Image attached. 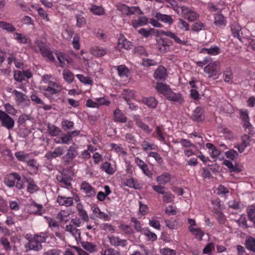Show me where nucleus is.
Listing matches in <instances>:
<instances>
[{
  "label": "nucleus",
  "mask_w": 255,
  "mask_h": 255,
  "mask_svg": "<svg viewBox=\"0 0 255 255\" xmlns=\"http://www.w3.org/2000/svg\"><path fill=\"white\" fill-rule=\"evenodd\" d=\"M47 237L44 233L34 234L32 238L28 239V242L25 245V248L28 250L38 252L42 249V243L45 242Z\"/></svg>",
  "instance_id": "f257e3e1"
},
{
  "label": "nucleus",
  "mask_w": 255,
  "mask_h": 255,
  "mask_svg": "<svg viewBox=\"0 0 255 255\" xmlns=\"http://www.w3.org/2000/svg\"><path fill=\"white\" fill-rule=\"evenodd\" d=\"M78 155V146L75 143H73L68 148L66 154L61 158L64 165L66 166L69 165Z\"/></svg>",
  "instance_id": "f03ea898"
},
{
  "label": "nucleus",
  "mask_w": 255,
  "mask_h": 255,
  "mask_svg": "<svg viewBox=\"0 0 255 255\" xmlns=\"http://www.w3.org/2000/svg\"><path fill=\"white\" fill-rule=\"evenodd\" d=\"M41 89L44 91V95L48 98L55 94H58L61 92V87L56 82H50L48 86H43Z\"/></svg>",
  "instance_id": "7ed1b4c3"
},
{
  "label": "nucleus",
  "mask_w": 255,
  "mask_h": 255,
  "mask_svg": "<svg viewBox=\"0 0 255 255\" xmlns=\"http://www.w3.org/2000/svg\"><path fill=\"white\" fill-rule=\"evenodd\" d=\"M240 117L243 123V126L245 131L248 134H252L253 132V128L250 122L249 111L247 109H241L239 110Z\"/></svg>",
  "instance_id": "20e7f679"
},
{
  "label": "nucleus",
  "mask_w": 255,
  "mask_h": 255,
  "mask_svg": "<svg viewBox=\"0 0 255 255\" xmlns=\"http://www.w3.org/2000/svg\"><path fill=\"white\" fill-rule=\"evenodd\" d=\"M220 66L217 61L209 63L204 67V72L208 74V78L216 79L220 71Z\"/></svg>",
  "instance_id": "39448f33"
},
{
  "label": "nucleus",
  "mask_w": 255,
  "mask_h": 255,
  "mask_svg": "<svg viewBox=\"0 0 255 255\" xmlns=\"http://www.w3.org/2000/svg\"><path fill=\"white\" fill-rule=\"evenodd\" d=\"M182 16L189 22H194L199 18V14L190 8L182 6L180 7Z\"/></svg>",
  "instance_id": "423d86ee"
},
{
  "label": "nucleus",
  "mask_w": 255,
  "mask_h": 255,
  "mask_svg": "<svg viewBox=\"0 0 255 255\" xmlns=\"http://www.w3.org/2000/svg\"><path fill=\"white\" fill-rule=\"evenodd\" d=\"M35 44L39 48L40 53L42 56L47 59V60L54 61L55 58L53 55V53L49 48H48L44 42L40 40H36Z\"/></svg>",
  "instance_id": "0eeeda50"
},
{
  "label": "nucleus",
  "mask_w": 255,
  "mask_h": 255,
  "mask_svg": "<svg viewBox=\"0 0 255 255\" xmlns=\"http://www.w3.org/2000/svg\"><path fill=\"white\" fill-rule=\"evenodd\" d=\"M0 122L2 127L8 129H12L14 126V120L8 114L0 110Z\"/></svg>",
  "instance_id": "6e6552de"
},
{
  "label": "nucleus",
  "mask_w": 255,
  "mask_h": 255,
  "mask_svg": "<svg viewBox=\"0 0 255 255\" xmlns=\"http://www.w3.org/2000/svg\"><path fill=\"white\" fill-rule=\"evenodd\" d=\"M157 33L159 35H165L173 39L176 44L184 45H186L187 41L181 40L176 33L171 31L157 30Z\"/></svg>",
  "instance_id": "1a4fd4ad"
},
{
  "label": "nucleus",
  "mask_w": 255,
  "mask_h": 255,
  "mask_svg": "<svg viewBox=\"0 0 255 255\" xmlns=\"http://www.w3.org/2000/svg\"><path fill=\"white\" fill-rule=\"evenodd\" d=\"M231 30L234 37H237L239 40L242 41L246 36L244 35V29H242L238 24L234 23L231 26Z\"/></svg>",
  "instance_id": "9d476101"
},
{
  "label": "nucleus",
  "mask_w": 255,
  "mask_h": 255,
  "mask_svg": "<svg viewBox=\"0 0 255 255\" xmlns=\"http://www.w3.org/2000/svg\"><path fill=\"white\" fill-rule=\"evenodd\" d=\"M65 148L63 146L56 147L53 151H48L45 155V157L48 160L60 157L64 152Z\"/></svg>",
  "instance_id": "9b49d317"
},
{
  "label": "nucleus",
  "mask_w": 255,
  "mask_h": 255,
  "mask_svg": "<svg viewBox=\"0 0 255 255\" xmlns=\"http://www.w3.org/2000/svg\"><path fill=\"white\" fill-rule=\"evenodd\" d=\"M108 239L110 244L114 247H117L121 246L122 247H125L127 245V241L125 239H121L118 236H115L113 235L109 236Z\"/></svg>",
  "instance_id": "f8f14e48"
},
{
  "label": "nucleus",
  "mask_w": 255,
  "mask_h": 255,
  "mask_svg": "<svg viewBox=\"0 0 255 255\" xmlns=\"http://www.w3.org/2000/svg\"><path fill=\"white\" fill-rule=\"evenodd\" d=\"M152 15L155 18L157 19V20H159L165 23H167L169 25L172 24L173 22V19L172 18V16L170 15L164 14L160 12H155L154 13H153Z\"/></svg>",
  "instance_id": "ddd939ff"
},
{
  "label": "nucleus",
  "mask_w": 255,
  "mask_h": 255,
  "mask_svg": "<svg viewBox=\"0 0 255 255\" xmlns=\"http://www.w3.org/2000/svg\"><path fill=\"white\" fill-rule=\"evenodd\" d=\"M20 176L16 173H12L9 174L5 178L4 182L5 184L8 187H13L15 186L16 180H19Z\"/></svg>",
  "instance_id": "4468645a"
},
{
  "label": "nucleus",
  "mask_w": 255,
  "mask_h": 255,
  "mask_svg": "<svg viewBox=\"0 0 255 255\" xmlns=\"http://www.w3.org/2000/svg\"><path fill=\"white\" fill-rule=\"evenodd\" d=\"M192 119L197 122H201L204 120V110L201 107L196 108L193 112L191 116Z\"/></svg>",
  "instance_id": "2eb2a0df"
},
{
  "label": "nucleus",
  "mask_w": 255,
  "mask_h": 255,
  "mask_svg": "<svg viewBox=\"0 0 255 255\" xmlns=\"http://www.w3.org/2000/svg\"><path fill=\"white\" fill-rule=\"evenodd\" d=\"M214 24L220 28L224 27L226 25L227 20L224 16L221 13L214 14Z\"/></svg>",
  "instance_id": "dca6fc26"
},
{
  "label": "nucleus",
  "mask_w": 255,
  "mask_h": 255,
  "mask_svg": "<svg viewBox=\"0 0 255 255\" xmlns=\"http://www.w3.org/2000/svg\"><path fill=\"white\" fill-rule=\"evenodd\" d=\"M166 97L169 101L177 102L179 104H181L184 101L180 93H174L171 90L168 92V93H167Z\"/></svg>",
  "instance_id": "f3484780"
},
{
  "label": "nucleus",
  "mask_w": 255,
  "mask_h": 255,
  "mask_svg": "<svg viewBox=\"0 0 255 255\" xmlns=\"http://www.w3.org/2000/svg\"><path fill=\"white\" fill-rule=\"evenodd\" d=\"M113 120L116 122L125 123L127 118L119 109H116L114 112Z\"/></svg>",
  "instance_id": "a211bd4d"
},
{
  "label": "nucleus",
  "mask_w": 255,
  "mask_h": 255,
  "mask_svg": "<svg viewBox=\"0 0 255 255\" xmlns=\"http://www.w3.org/2000/svg\"><path fill=\"white\" fill-rule=\"evenodd\" d=\"M171 43V41L168 42L166 39L161 38L158 42L157 48L162 52H166L169 49Z\"/></svg>",
  "instance_id": "6ab92c4d"
},
{
  "label": "nucleus",
  "mask_w": 255,
  "mask_h": 255,
  "mask_svg": "<svg viewBox=\"0 0 255 255\" xmlns=\"http://www.w3.org/2000/svg\"><path fill=\"white\" fill-rule=\"evenodd\" d=\"M56 179L59 182L63 184L65 187H69L71 186V181L72 180V178L63 172L60 175H57Z\"/></svg>",
  "instance_id": "aec40b11"
},
{
  "label": "nucleus",
  "mask_w": 255,
  "mask_h": 255,
  "mask_svg": "<svg viewBox=\"0 0 255 255\" xmlns=\"http://www.w3.org/2000/svg\"><path fill=\"white\" fill-rule=\"evenodd\" d=\"M57 202L60 206L70 207L73 204V197H66L62 196H58Z\"/></svg>",
  "instance_id": "412c9836"
},
{
  "label": "nucleus",
  "mask_w": 255,
  "mask_h": 255,
  "mask_svg": "<svg viewBox=\"0 0 255 255\" xmlns=\"http://www.w3.org/2000/svg\"><path fill=\"white\" fill-rule=\"evenodd\" d=\"M224 164L226 166L231 172L239 173L242 170V167L237 163L234 164L230 160H225L223 162Z\"/></svg>",
  "instance_id": "4be33fe9"
},
{
  "label": "nucleus",
  "mask_w": 255,
  "mask_h": 255,
  "mask_svg": "<svg viewBox=\"0 0 255 255\" xmlns=\"http://www.w3.org/2000/svg\"><path fill=\"white\" fill-rule=\"evenodd\" d=\"M148 22V19L146 16H139L136 19L131 20V25L134 28H137L141 26L145 25Z\"/></svg>",
  "instance_id": "5701e85b"
},
{
  "label": "nucleus",
  "mask_w": 255,
  "mask_h": 255,
  "mask_svg": "<svg viewBox=\"0 0 255 255\" xmlns=\"http://www.w3.org/2000/svg\"><path fill=\"white\" fill-rule=\"evenodd\" d=\"M250 141L249 136L245 134L242 137V143L235 146V147L237 148L240 153H242L245 150V148L250 145Z\"/></svg>",
  "instance_id": "b1692460"
},
{
  "label": "nucleus",
  "mask_w": 255,
  "mask_h": 255,
  "mask_svg": "<svg viewBox=\"0 0 255 255\" xmlns=\"http://www.w3.org/2000/svg\"><path fill=\"white\" fill-rule=\"evenodd\" d=\"M142 101L148 107L152 109H155L158 104L157 101L153 97L143 98Z\"/></svg>",
  "instance_id": "393cba45"
},
{
  "label": "nucleus",
  "mask_w": 255,
  "mask_h": 255,
  "mask_svg": "<svg viewBox=\"0 0 255 255\" xmlns=\"http://www.w3.org/2000/svg\"><path fill=\"white\" fill-rule=\"evenodd\" d=\"M92 55L96 57H102L104 56L108 52L106 49L99 46H94L90 49Z\"/></svg>",
  "instance_id": "a878e982"
},
{
  "label": "nucleus",
  "mask_w": 255,
  "mask_h": 255,
  "mask_svg": "<svg viewBox=\"0 0 255 255\" xmlns=\"http://www.w3.org/2000/svg\"><path fill=\"white\" fill-rule=\"evenodd\" d=\"M81 189L89 196H94L96 192L94 188H93L88 183L83 181L81 183Z\"/></svg>",
  "instance_id": "bb28decb"
},
{
  "label": "nucleus",
  "mask_w": 255,
  "mask_h": 255,
  "mask_svg": "<svg viewBox=\"0 0 255 255\" xmlns=\"http://www.w3.org/2000/svg\"><path fill=\"white\" fill-rule=\"evenodd\" d=\"M171 179V176L169 173H164L157 177L156 181L160 185H165L169 182Z\"/></svg>",
  "instance_id": "cd10ccee"
},
{
  "label": "nucleus",
  "mask_w": 255,
  "mask_h": 255,
  "mask_svg": "<svg viewBox=\"0 0 255 255\" xmlns=\"http://www.w3.org/2000/svg\"><path fill=\"white\" fill-rule=\"evenodd\" d=\"M200 53H206L210 55H217L220 52V49L217 46H212L210 48H203L201 49Z\"/></svg>",
  "instance_id": "c85d7f7f"
},
{
  "label": "nucleus",
  "mask_w": 255,
  "mask_h": 255,
  "mask_svg": "<svg viewBox=\"0 0 255 255\" xmlns=\"http://www.w3.org/2000/svg\"><path fill=\"white\" fill-rule=\"evenodd\" d=\"M188 230L195 236V238L200 241L202 240V238L204 235V232L201 229L189 227Z\"/></svg>",
  "instance_id": "c756f323"
},
{
  "label": "nucleus",
  "mask_w": 255,
  "mask_h": 255,
  "mask_svg": "<svg viewBox=\"0 0 255 255\" xmlns=\"http://www.w3.org/2000/svg\"><path fill=\"white\" fill-rule=\"evenodd\" d=\"M123 183L125 186L130 188H133L135 189H140L141 188L140 185V184H139L137 181L134 180L132 178L124 180Z\"/></svg>",
  "instance_id": "7c9ffc66"
},
{
  "label": "nucleus",
  "mask_w": 255,
  "mask_h": 255,
  "mask_svg": "<svg viewBox=\"0 0 255 255\" xmlns=\"http://www.w3.org/2000/svg\"><path fill=\"white\" fill-rule=\"evenodd\" d=\"M93 213L96 217L99 219H103L105 221H109L110 219L108 215L102 212L100 208L97 206L94 208L93 209Z\"/></svg>",
  "instance_id": "2f4dec72"
},
{
  "label": "nucleus",
  "mask_w": 255,
  "mask_h": 255,
  "mask_svg": "<svg viewBox=\"0 0 255 255\" xmlns=\"http://www.w3.org/2000/svg\"><path fill=\"white\" fill-rule=\"evenodd\" d=\"M166 75V69L163 67H158L154 73V77L156 80H162Z\"/></svg>",
  "instance_id": "473e14b6"
},
{
  "label": "nucleus",
  "mask_w": 255,
  "mask_h": 255,
  "mask_svg": "<svg viewBox=\"0 0 255 255\" xmlns=\"http://www.w3.org/2000/svg\"><path fill=\"white\" fill-rule=\"evenodd\" d=\"M206 146L210 150V155L213 158L217 157L221 153L220 151L211 143H207Z\"/></svg>",
  "instance_id": "72a5a7b5"
},
{
  "label": "nucleus",
  "mask_w": 255,
  "mask_h": 255,
  "mask_svg": "<svg viewBox=\"0 0 255 255\" xmlns=\"http://www.w3.org/2000/svg\"><path fill=\"white\" fill-rule=\"evenodd\" d=\"M156 88L159 93L165 95V96H166L168 92L171 90L168 85L162 83H157Z\"/></svg>",
  "instance_id": "f704fd0d"
},
{
  "label": "nucleus",
  "mask_w": 255,
  "mask_h": 255,
  "mask_svg": "<svg viewBox=\"0 0 255 255\" xmlns=\"http://www.w3.org/2000/svg\"><path fill=\"white\" fill-rule=\"evenodd\" d=\"M47 130L49 134L52 136H57L61 132V129L53 125L48 124L47 125Z\"/></svg>",
  "instance_id": "c9c22d12"
},
{
  "label": "nucleus",
  "mask_w": 255,
  "mask_h": 255,
  "mask_svg": "<svg viewBox=\"0 0 255 255\" xmlns=\"http://www.w3.org/2000/svg\"><path fill=\"white\" fill-rule=\"evenodd\" d=\"M246 248L254 253H255V239L253 237L248 238L246 241Z\"/></svg>",
  "instance_id": "e433bc0d"
},
{
  "label": "nucleus",
  "mask_w": 255,
  "mask_h": 255,
  "mask_svg": "<svg viewBox=\"0 0 255 255\" xmlns=\"http://www.w3.org/2000/svg\"><path fill=\"white\" fill-rule=\"evenodd\" d=\"M13 93L16 97V100L19 103L25 102L29 101L27 97L21 92H20L16 90L13 91Z\"/></svg>",
  "instance_id": "4c0bfd02"
},
{
  "label": "nucleus",
  "mask_w": 255,
  "mask_h": 255,
  "mask_svg": "<svg viewBox=\"0 0 255 255\" xmlns=\"http://www.w3.org/2000/svg\"><path fill=\"white\" fill-rule=\"evenodd\" d=\"M63 77L65 81L68 83H71L74 80V75L73 73L68 69H65L63 71Z\"/></svg>",
  "instance_id": "58836bf2"
},
{
  "label": "nucleus",
  "mask_w": 255,
  "mask_h": 255,
  "mask_svg": "<svg viewBox=\"0 0 255 255\" xmlns=\"http://www.w3.org/2000/svg\"><path fill=\"white\" fill-rule=\"evenodd\" d=\"M155 29L152 28L145 29L144 28H140L138 30V33L144 37H148L152 34L155 33Z\"/></svg>",
  "instance_id": "ea45409f"
},
{
  "label": "nucleus",
  "mask_w": 255,
  "mask_h": 255,
  "mask_svg": "<svg viewBox=\"0 0 255 255\" xmlns=\"http://www.w3.org/2000/svg\"><path fill=\"white\" fill-rule=\"evenodd\" d=\"M117 70L119 75L121 77H127L129 70L125 65H120L117 67Z\"/></svg>",
  "instance_id": "a19ab883"
},
{
  "label": "nucleus",
  "mask_w": 255,
  "mask_h": 255,
  "mask_svg": "<svg viewBox=\"0 0 255 255\" xmlns=\"http://www.w3.org/2000/svg\"><path fill=\"white\" fill-rule=\"evenodd\" d=\"M133 119H134V121L135 122L136 125L139 128H140L145 131H150L149 127L147 125L143 123L141 120H140L138 119V116H136V115L134 116Z\"/></svg>",
  "instance_id": "79ce46f5"
},
{
  "label": "nucleus",
  "mask_w": 255,
  "mask_h": 255,
  "mask_svg": "<svg viewBox=\"0 0 255 255\" xmlns=\"http://www.w3.org/2000/svg\"><path fill=\"white\" fill-rule=\"evenodd\" d=\"M66 230L70 233L75 238H77V236H80V230L76 228L72 224L67 225L66 226Z\"/></svg>",
  "instance_id": "37998d69"
},
{
  "label": "nucleus",
  "mask_w": 255,
  "mask_h": 255,
  "mask_svg": "<svg viewBox=\"0 0 255 255\" xmlns=\"http://www.w3.org/2000/svg\"><path fill=\"white\" fill-rule=\"evenodd\" d=\"M155 131L158 140L163 142L164 144H166V142L164 135L163 128H161L160 127L157 126L155 128Z\"/></svg>",
  "instance_id": "c03bdc74"
},
{
  "label": "nucleus",
  "mask_w": 255,
  "mask_h": 255,
  "mask_svg": "<svg viewBox=\"0 0 255 255\" xmlns=\"http://www.w3.org/2000/svg\"><path fill=\"white\" fill-rule=\"evenodd\" d=\"M0 27L8 32H13L15 30V28L11 23L5 21H0Z\"/></svg>",
  "instance_id": "a18cd8bd"
},
{
  "label": "nucleus",
  "mask_w": 255,
  "mask_h": 255,
  "mask_svg": "<svg viewBox=\"0 0 255 255\" xmlns=\"http://www.w3.org/2000/svg\"><path fill=\"white\" fill-rule=\"evenodd\" d=\"M82 247L86 250L92 252L96 250V245L92 243L88 242H82L81 243Z\"/></svg>",
  "instance_id": "49530a36"
},
{
  "label": "nucleus",
  "mask_w": 255,
  "mask_h": 255,
  "mask_svg": "<svg viewBox=\"0 0 255 255\" xmlns=\"http://www.w3.org/2000/svg\"><path fill=\"white\" fill-rule=\"evenodd\" d=\"M90 10L95 14L101 15L104 13V9L103 7L96 5H93L90 8Z\"/></svg>",
  "instance_id": "de8ad7c7"
},
{
  "label": "nucleus",
  "mask_w": 255,
  "mask_h": 255,
  "mask_svg": "<svg viewBox=\"0 0 255 255\" xmlns=\"http://www.w3.org/2000/svg\"><path fill=\"white\" fill-rule=\"evenodd\" d=\"M5 112L11 115H15L17 114V110L9 103H6L3 105Z\"/></svg>",
  "instance_id": "09e8293b"
},
{
  "label": "nucleus",
  "mask_w": 255,
  "mask_h": 255,
  "mask_svg": "<svg viewBox=\"0 0 255 255\" xmlns=\"http://www.w3.org/2000/svg\"><path fill=\"white\" fill-rule=\"evenodd\" d=\"M74 124L73 122L64 120L61 123V126L64 130H70L74 127Z\"/></svg>",
  "instance_id": "8fccbe9b"
},
{
  "label": "nucleus",
  "mask_w": 255,
  "mask_h": 255,
  "mask_svg": "<svg viewBox=\"0 0 255 255\" xmlns=\"http://www.w3.org/2000/svg\"><path fill=\"white\" fill-rule=\"evenodd\" d=\"M177 26L180 29H184L185 31H188L189 30V24L182 18L178 19Z\"/></svg>",
  "instance_id": "3c124183"
},
{
  "label": "nucleus",
  "mask_w": 255,
  "mask_h": 255,
  "mask_svg": "<svg viewBox=\"0 0 255 255\" xmlns=\"http://www.w3.org/2000/svg\"><path fill=\"white\" fill-rule=\"evenodd\" d=\"M119 46L120 48H124L126 49H130L132 47L131 43L127 39L119 40Z\"/></svg>",
  "instance_id": "603ef678"
},
{
  "label": "nucleus",
  "mask_w": 255,
  "mask_h": 255,
  "mask_svg": "<svg viewBox=\"0 0 255 255\" xmlns=\"http://www.w3.org/2000/svg\"><path fill=\"white\" fill-rule=\"evenodd\" d=\"M69 213L65 211H61L57 216V218L62 222H67L69 220Z\"/></svg>",
  "instance_id": "864d4df0"
},
{
  "label": "nucleus",
  "mask_w": 255,
  "mask_h": 255,
  "mask_svg": "<svg viewBox=\"0 0 255 255\" xmlns=\"http://www.w3.org/2000/svg\"><path fill=\"white\" fill-rule=\"evenodd\" d=\"M39 190L38 187L36 185L33 181L28 182L27 187V191L30 193H33Z\"/></svg>",
  "instance_id": "5fc2aeb1"
},
{
  "label": "nucleus",
  "mask_w": 255,
  "mask_h": 255,
  "mask_svg": "<svg viewBox=\"0 0 255 255\" xmlns=\"http://www.w3.org/2000/svg\"><path fill=\"white\" fill-rule=\"evenodd\" d=\"M119 228L126 234L131 235L133 233L132 229L128 225L125 224H121Z\"/></svg>",
  "instance_id": "6e6d98bb"
},
{
  "label": "nucleus",
  "mask_w": 255,
  "mask_h": 255,
  "mask_svg": "<svg viewBox=\"0 0 255 255\" xmlns=\"http://www.w3.org/2000/svg\"><path fill=\"white\" fill-rule=\"evenodd\" d=\"M102 168L108 174H113L115 172V170L112 167L111 164L107 161L103 163Z\"/></svg>",
  "instance_id": "4d7b16f0"
},
{
  "label": "nucleus",
  "mask_w": 255,
  "mask_h": 255,
  "mask_svg": "<svg viewBox=\"0 0 255 255\" xmlns=\"http://www.w3.org/2000/svg\"><path fill=\"white\" fill-rule=\"evenodd\" d=\"M75 17L77 21L76 25L78 27H81L86 23V19L82 15L76 14Z\"/></svg>",
  "instance_id": "13d9d810"
},
{
  "label": "nucleus",
  "mask_w": 255,
  "mask_h": 255,
  "mask_svg": "<svg viewBox=\"0 0 255 255\" xmlns=\"http://www.w3.org/2000/svg\"><path fill=\"white\" fill-rule=\"evenodd\" d=\"M131 222H132L134 224V225H133L134 228L137 232H142V231L143 232L144 230H143L142 229L140 221L137 220L136 218H135V217L131 218Z\"/></svg>",
  "instance_id": "bf43d9fd"
},
{
  "label": "nucleus",
  "mask_w": 255,
  "mask_h": 255,
  "mask_svg": "<svg viewBox=\"0 0 255 255\" xmlns=\"http://www.w3.org/2000/svg\"><path fill=\"white\" fill-rule=\"evenodd\" d=\"M61 141H56V142L57 143L68 144L70 142L72 141L73 139L71 137V136L68 132L67 134L64 135L61 137Z\"/></svg>",
  "instance_id": "052dcab7"
},
{
  "label": "nucleus",
  "mask_w": 255,
  "mask_h": 255,
  "mask_svg": "<svg viewBox=\"0 0 255 255\" xmlns=\"http://www.w3.org/2000/svg\"><path fill=\"white\" fill-rule=\"evenodd\" d=\"M239 226L244 228H248L249 226L247 224V221L246 216L242 215L240 218L237 221Z\"/></svg>",
  "instance_id": "680f3d73"
},
{
  "label": "nucleus",
  "mask_w": 255,
  "mask_h": 255,
  "mask_svg": "<svg viewBox=\"0 0 255 255\" xmlns=\"http://www.w3.org/2000/svg\"><path fill=\"white\" fill-rule=\"evenodd\" d=\"M163 201L165 203H168L172 202L174 198V196L172 195L170 192H165L163 195Z\"/></svg>",
  "instance_id": "e2e57ef3"
},
{
  "label": "nucleus",
  "mask_w": 255,
  "mask_h": 255,
  "mask_svg": "<svg viewBox=\"0 0 255 255\" xmlns=\"http://www.w3.org/2000/svg\"><path fill=\"white\" fill-rule=\"evenodd\" d=\"M15 39H16L19 43L21 44H26L27 43L28 39L26 37L19 33H15Z\"/></svg>",
  "instance_id": "0e129e2a"
},
{
  "label": "nucleus",
  "mask_w": 255,
  "mask_h": 255,
  "mask_svg": "<svg viewBox=\"0 0 255 255\" xmlns=\"http://www.w3.org/2000/svg\"><path fill=\"white\" fill-rule=\"evenodd\" d=\"M142 149L144 151L148 150L155 149L157 147L153 143H149L147 141L144 140L141 143Z\"/></svg>",
  "instance_id": "69168bd1"
},
{
  "label": "nucleus",
  "mask_w": 255,
  "mask_h": 255,
  "mask_svg": "<svg viewBox=\"0 0 255 255\" xmlns=\"http://www.w3.org/2000/svg\"><path fill=\"white\" fill-rule=\"evenodd\" d=\"M144 235L150 241H155L157 240V236L154 233L150 232L148 229L143 231Z\"/></svg>",
  "instance_id": "338daca9"
},
{
  "label": "nucleus",
  "mask_w": 255,
  "mask_h": 255,
  "mask_svg": "<svg viewBox=\"0 0 255 255\" xmlns=\"http://www.w3.org/2000/svg\"><path fill=\"white\" fill-rule=\"evenodd\" d=\"M226 157L231 160H234L238 156V153L234 149H230L225 153Z\"/></svg>",
  "instance_id": "774afa93"
}]
</instances>
